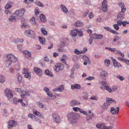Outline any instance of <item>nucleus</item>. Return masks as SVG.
I'll return each mask as SVG.
<instances>
[{"instance_id": "37998d69", "label": "nucleus", "mask_w": 129, "mask_h": 129, "mask_svg": "<svg viewBox=\"0 0 129 129\" xmlns=\"http://www.w3.org/2000/svg\"><path fill=\"white\" fill-rule=\"evenodd\" d=\"M23 41V40L22 39H17L14 40V42L16 43H22Z\"/></svg>"}, {"instance_id": "ddd939ff", "label": "nucleus", "mask_w": 129, "mask_h": 129, "mask_svg": "<svg viewBox=\"0 0 129 129\" xmlns=\"http://www.w3.org/2000/svg\"><path fill=\"white\" fill-rule=\"evenodd\" d=\"M102 85L104 87L105 89L109 92H112V90L108 86L106 82L105 81H103L102 82Z\"/></svg>"}, {"instance_id": "69168bd1", "label": "nucleus", "mask_w": 129, "mask_h": 129, "mask_svg": "<svg viewBox=\"0 0 129 129\" xmlns=\"http://www.w3.org/2000/svg\"><path fill=\"white\" fill-rule=\"evenodd\" d=\"M127 23L128 22L126 21H124L121 22V24L123 26H125Z\"/></svg>"}, {"instance_id": "bf43d9fd", "label": "nucleus", "mask_w": 129, "mask_h": 129, "mask_svg": "<svg viewBox=\"0 0 129 129\" xmlns=\"http://www.w3.org/2000/svg\"><path fill=\"white\" fill-rule=\"evenodd\" d=\"M77 33H78V36L80 37H82L83 36V34L81 31H80L78 30V31Z\"/></svg>"}, {"instance_id": "49530a36", "label": "nucleus", "mask_w": 129, "mask_h": 129, "mask_svg": "<svg viewBox=\"0 0 129 129\" xmlns=\"http://www.w3.org/2000/svg\"><path fill=\"white\" fill-rule=\"evenodd\" d=\"M83 94L84 95H83V98L84 99H87L88 98V94L86 93H83Z\"/></svg>"}, {"instance_id": "338daca9", "label": "nucleus", "mask_w": 129, "mask_h": 129, "mask_svg": "<svg viewBox=\"0 0 129 129\" xmlns=\"http://www.w3.org/2000/svg\"><path fill=\"white\" fill-rule=\"evenodd\" d=\"M60 61L62 62L63 63L67 64L66 62L64 59L62 58L61 59Z\"/></svg>"}, {"instance_id": "09e8293b", "label": "nucleus", "mask_w": 129, "mask_h": 129, "mask_svg": "<svg viewBox=\"0 0 129 129\" xmlns=\"http://www.w3.org/2000/svg\"><path fill=\"white\" fill-rule=\"evenodd\" d=\"M33 1L34 0H24V2L27 4H29L33 2Z\"/></svg>"}, {"instance_id": "052dcab7", "label": "nucleus", "mask_w": 129, "mask_h": 129, "mask_svg": "<svg viewBox=\"0 0 129 129\" xmlns=\"http://www.w3.org/2000/svg\"><path fill=\"white\" fill-rule=\"evenodd\" d=\"M113 26L116 30H118L119 28V27L118 26V25L116 24H114L113 25Z\"/></svg>"}, {"instance_id": "7c9ffc66", "label": "nucleus", "mask_w": 129, "mask_h": 129, "mask_svg": "<svg viewBox=\"0 0 129 129\" xmlns=\"http://www.w3.org/2000/svg\"><path fill=\"white\" fill-rule=\"evenodd\" d=\"M105 126L103 124H97L96 125V127L100 129H104Z\"/></svg>"}, {"instance_id": "a18cd8bd", "label": "nucleus", "mask_w": 129, "mask_h": 129, "mask_svg": "<svg viewBox=\"0 0 129 129\" xmlns=\"http://www.w3.org/2000/svg\"><path fill=\"white\" fill-rule=\"evenodd\" d=\"M97 34H94L90 35V37L91 38L94 39H96Z\"/></svg>"}, {"instance_id": "0e129e2a", "label": "nucleus", "mask_w": 129, "mask_h": 129, "mask_svg": "<svg viewBox=\"0 0 129 129\" xmlns=\"http://www.w3.org/2000/svg\"><path fill=\"white\" fill-rule=\"evenodd\" d=\"M44 90L47 93L49 91V89L47 87H45L44 88Z\"/></svg>"}, {"instance_id": "f03ea898", "label": "nucleus", "mask_w": 129, "mask_h": 129, "mask_svg": "<svg viewBox=\"0 0 129 129\" xmlns=\"http://www.w3.org/2000/svg\"><path fill=\"white\" fill-rule=\"evenodd\" d=\"M6 56L8 60L6 61L5 64L7 67H10L13 62H15L17 60V58L12 54H8L6 55Z\"/></svg>"}, {"instance_id": "864d4df0", "label": "nucleus", "mask_w": 129, "mask_h": 129, "mask_svg": "<svg viewBox=\"0 0 129 129\" xmlns=\"http://www.w3.org/2000/svg\"><path fill=\"white\" fill-rule=\"evenodd\" d=\"M15 69L16 70H19L20 69V65L19 64H16L14 67Z\"/></svg>"}, {"instance_id": "4be33fe9", "label": "nucleus", "mask_w": 129, "mask_h": 129, "mask_svg": "<svg viewBox=\"0 0 129 129\" xmlns=\"http://www.w3.org/2000/svg\"><path fill=\"white\" fill-rule=\"evenodd\" d=\"M81 87L80 85L79 84H77L71 85V88L72 89H79L81 88Z\"/></svg>"}, {"instance_id": "6ab92c4d", "label": "nucleus", "mask_w": 129, "mask_h": 129, "mask_svg": "<svg viewBox=\"0 0 129 129\" xmlns=\"http://www.w3.org/2000/svg\"><path fill=\"white\" fill-rule=\"evenodd\" d=\"M111 59L112 60L113 63V65L115 67L117 68L120 67V64L118 63L116 60L112 57H111Z\"/></svg>"}, {"instance_id": "f8f14e48", "label": "nucleus", "mask_w": 129, "mask_h": 129, "mask_svg": "<svg viewBox=\"0 0 129 129\" xmlns=\"http://www.w3.org/2000/svg\"><path fill=\"white\" fill-rule=\"evenodd\" d=\"M16 124V122L14 121L10 120L8 123V129H12V128L14 126H15Z\"/></svg>"}, {"instance_id": "13d9d810", "label": "nucleus", "mask_w": 129, "mask_h": 129, "mask_svg": "<svg viewBox=\"0 0 129 129\" xmlns=\"http://www.w3.org/2000/svg\"><path fill=\"white\" fill-rule=\"evenodd\" d=\"M38 105L40 108H44V105L42 103H39L38 104Z\"/></svg>"}, {"instance_id": "5701e85b", "label": "nucleus", "mask_w": 129, "mask_h": 129, "mask_svg": "<svg viewBox=\"0 0 129 129\" xmlns=\"http://www.w3.org/2000/svg\"><path fill=\"white\" fill-rule=\"evenodd\" d=\"M40 19L41 21L43 22H46L47 20L45 16L43 14L40 15Z\"/></svg>"}, {"instance_id": "f704fd0d", "label": "nucleus", "mask_w": 129, "mask_h": 129, "mask_svg": "<svg viewBox=\"0 0 129 129\" xmlns=\"http://www.w3.org/2000/svg\"><path fill=\"white\" fill-rule=\"evenodd\" d=\"M33 113L35 115L37 116H41V113L39 112L37 110H34L33 111Z\"/></svg>"}, {"instance_id": "39448f33", "label": "nucleus", "mask_w": 129, "mask_h": 129, "mask_svg": "<svg viewBox=\"0 0 129 129\" xmlns=\"http://www.w3.org/2000/svg\"><path fill=\"white\" fill-rule=\"evenodd\" d=\"M53 68L55 71L59 72L63 69L64 66V65L62 63H58L55 64Z\"/></svg>"}, {"instance_id": "2eb2a0df", "label": "nucleus", "mask_w": 129, "mask_h": 129, "mask_svg": "<svg viewBox=\"0 0 129 129\" xmlns=\"http://www.w3.org/2000/svg\"><path fill=\"white\" fill-rule=\"evenodd\" d=\"M126 10V8L123 3L121 2V18L123 19L124 16L125 12Z\"/></svg>"}, {"instance_id": "423d86ee", "label": "nucleus", "mask_w": 129, "mask_h": 129, "mask_svg": "<svg viewBox=\"0 0 129 129\" xmlns=\"http://www.w3.org/2000/svg\"><path fill=\"white\" fill-rule=\"evenodd\" d=\"M53 121L56 123H59L60 121V118L58 114L56 113H53L52 115Z\"/></svg>"}, {"instance_id": "e2e57ef3", "label": "nucleus", "mask_w": 129, "mask_h": 129, "mask_svg": "<svg viewBox=\"0 0 129 129\" xmlns=\"http://www.w3.org/2000/svg\"><path fill=\"white\" fill-rule=\"evenodd\" d=\"M103 38L102 35L100 34L98 35L97 34L96 39H101Z\"/></svg>"}, {"instance_id": "2f4dec72", "label": "nucleus", "mask_w": 129, "mask_h": 129, "mask_svg": "<svg viewBox=\"0 0 129 129\" xmlns=\"http://www.w3.org/2000/svg\"><path fill=\"white\" fill-rule=\"evenodd\" d=\"M5 80V76L2 75H0V82L1 83H3Z\"/></svg>"}, {"instance_id": "c756f323", "label": "nucleus", "mask_w": 129, "mask_h": 129, "mask_svg": "<svg viewBox=\"0 0 129 129\" xmlns=\"http://www.w3.org/2000/svg\"><path fill=\"white\" fill-rule=\"evenodd\" d=\"M22 99H19L18 100L16 98H14L13 99V101L14 104H17L19 102H22Z\"/></svg>"}, {"instance_id": "bb28decb", "label": "nucleus", "mask_w": 129, "mask_h": 129, "mask_svg": "<svg viewBox=\"0 0 129 129\" xmlns=\"http://www.w3.org/2000/svg\"><path fill=\"white\" fill-rule=\"evenodd\" d=\"M16 17L14 15H11L8 18V20L10 21H16Z\"/></svg>"}, {"instance_id": "de8ad7c7", "label": "nucleus", "mask_w": 129, "mask_h": 129, "mask_svg": "<svg viewBox=\"0 0 129 129\" xmlns=\"http://www.w3.org/2000/svg\"><path fill=\"white\" fill-rule=\"evenodd\" d=\"M125 62L127 65H129V60L121 58V61Z\"/></svg>"}, {"instance_id": "cd10ccee", "label": "nucleus", "mask_w": 129, "mask_h": 129, "mask_svg": "<svg viewBox=\"0 0 129 129\" xmlns=\"http://www.w3.org/2000/svg\"><path fill=\"white\" fill-rule=\"evenodd\" d=\"M21 21L22 24L21 27L23 28H25L26 26V24L25 19L22 18L21 19Z\"/></svg>"}, {"instance_id": "774afa93", "label": "nucleus", "mask_w": 129, "mask_h": 129, "mask_svg": "<svg viewBox=\"0 0 129 129\" xmlns=\"http://www.w3.org/2000/svg\"><path fill=\"white\" fill-rule=\"evenodd\" d=\"M112 128L113 127L112 126H105L104 129H112Z\"/></svg>"}, {"instance_id": "ea45409f", "label": "nucleus", "mask_w": 129, "mask_h": 129, "mask_svg": "<svg viewBox=\"0 0 129 129\" xmlns=\"http://www.w3.org/2000/svg\"><path fill=\"white\" fill-rule=\"evenodd\" d=\"M104 63L106 66L108 67L110 64V61L108 59H106L104 61Z\"/></svg>"}, {"instance_id": "79ce46f5", "label": "nucleus", "mask_w": 129, "mask_h": 129, "mask_svg": "<svg viewBox=\"0 0 129 129\" xmlns=\"http://www.w3.org/2000/svg\"><path fill=\"white\" fill-rule=\"evenodd\" d=\"M30 23L34 25H35L36 24L35 19L34 17H33L31 19L30 21Z\"/></svg>"}, {"instance_id": "473e14b6", "label": "nucleus", "mask_w": 129, "mask_h": 129, "mask_svg": "<svg viewBox=\"0 0 129 129\" xmlns=\"http://www.w3.org/2000/svg\"><path fill=\"white\" fill-rule=\"evenodd\" d=\"M28 117L29 118H30L33 120H35L36 119V117L35 115L33 114L30 113L28 114Z\"/></svg>"}, {"instance_id": "a19ab883", "label": "nucleus", "mask_w": 129, "mask_h": 129, "mask_svg": "<svg viewBox=\"0 0 129 129\" xmlns=\"http://www.w3.org/2000/svg\"><path fill=\"white\" fill-rule=\"evenodd\" d=\"M24 76L25 78H28L29 79H30L31 78L30 73L28 72L24 74Z\"/></svg>"}, {"instance_id": "7ed1b4c3", "label": "nucleus", "mask_w": 129, "mask_h": 129, "mask_svg": "<svg viewBox=\"0 0 129 129\" xmlns=\"http://www.w3.org/2000/svg\"><path fill=\"white\" fill-rule=\"evenodd\" d=\"M112 102H113L116 104L115 101L113 98H107L106 101L105 102L102 107V109L103 110H107L108 107Z\"/></svg>"}, {"instance_id": "b1692460", "label": "nucleus", "mask_w": 129, "mask_h": 129, "mask_svg": "<svg viewBox=\"0 0 129 129\" xmlns=\"http://www.w3.org/2000/svg\"><path fill=\"white\" fill-rule=\"evenodd\" d=\"M78 31V30L77 29L72 30L71 31L70 34L73 37H75L77 35Z\"/></svg>"}, {"instance_id": "a878e982", "label": "nucleus", "mask_w": 129, "mask_h": 129, "mask_svg": "<svg viewBox=\"0 0 129 129\" xmlns=\"http://www.w3.org/2000/svg\"><path fill=\"white\" fill-rule=\"evenodd\" d=\"M45 73L49 76L52 77L53 76L52 73L51 72L49 71V70L48 69H47L45 71Z\"/></svg>"}, {"instance_id": "9d476101", "label": "nucleus", "mask_w": 129, "mask_h": 129, "mask_svg": "<svg viewBox=\"0 0 129 129\" xmlns=\"http://www.w3.org/2000/svg\"><path fill=\"white\" fill-rule=\"evenodd\" d=\"M5 93L6 96L9 98L10 99L13 97L12 91L9 89H7L5 90Z\"/></svg>"}, {"instance_id": "20e7f679", "label": "nucleus", "mask_w": 129, "mask_h": 129, "mask_svg": "<svg viewBox=\"0 0 129 129\" xmlns=\"http://www.w3.org/2000/svg\"><path fill=\"white\" fill-rule=\"evenodd\" d=\"M26 11L25 9L22 8L16 10L13 14L17 19H20L24 15Z\"/></svg>"}, {"instance_id": "6e6552de", "label": "nucleus", "mask_w": 129, "mask_h": 129, "mask_svg": "<svg viewBox=\"0 0 129 129\" xmlns=\"http://www.w3.org/2000/svg\"><path fill=\"white\" fill-rule=\"evenodd\" d=\"M108 72L106 71H101L100 73V78L101 80H105L106 77L108 75Z\"/></svg>"}, {"instance_id": "4d7b16f0", "label": "nucleus", "mask_w": 129, "mask_h": 129, "mask_svg": "<svg viewBox=\"0 0 129 129\" xmlns=\"http://www.w3.org/2000/svg\"><path fill=\"white\" fill-rule=\"evenodd\" d=\"M5 12L7 15H9L11 13V12L9 10H6Z\"/></svg>"}, {"instance_id": "680f3d73", "label": "nucleus", "mask_w": 129, "mask_h": 129, "mask_svg": "<svg viewBox=\"0 0 129 129\" xmlns=\"http://www.w3.org/2000/svg\"><path fill=\"white\" fill-rule=\"evenodd\" d=\"M28 71V70L27 69L24 68L23 69L22 71V72L24 74H25L27 73Z\"/></svg>"}, {"instance_id": "dca6fc26", "label": "nucleus", "mask_w": 129, "mask_h": 129, "mask_svg": "<svg viewBox=\"0 0 129 129\" xmlns=\"http://www.w3.org/2000/svg\"><path fill=\"white\" fill-rule=\"evenodd\" d=\"M34 72L36 74L39 76H41L42 74V70L40 69L37 67H34Z\"/></svg>"}, {"instance_id": "aec40b11", "label": "nucleus", "mask_w": 129, "mask_h": 129, "mask_svg": "<svg viewBox=\"0 0 129 129\" xmlns=\"http://www.w3.org/2000/svg\"><path fill=\"white\" fill-rule=\"evenodd\" d=\"M80 104L79 102L75 100H73L70 102V105L71 106H73L75 105H79Z\"/></svg>"}, {"instance_id": "e433bc0d", "label": "nucleus", "mask_w": 129, "mask_h": 129, "mask_svg": "<svg viewBox=\"0 0 129 129\" xmlns=\"http://www.w3.org/2000/svg\"><path fill=\"white\" fill-rule=\"evenodd\" d=\"M41 30L43 34L45 35H47V31H46L45 29L44 28L42 27L41 28Z\"/></svg>"}, {"instance_id": "1a4fd4ad", "label": "nucleus", "mask_w": 129, "mask_h": 129, "mask_svg": "<svg viewBox=\"0 0 129 129\" xmlns=\"http://www.w3.org/2000/svg\"><path fill=\"white\" fill-rule=\"evenodd\" d=\"M73 110L76 112H79L80 113L83 114L85 115H87V112L86 111H83L81 108L78 107H73L72 108Z\"/></svg>"}, {"instance_id": "58836bf2", "label": "nucleus", "mask_w": 129, "mask_h": 129, "mask_svg": "<svg viewBox=\"0 0 129 129\" xmlns=\"http://www.w3.org/2000/svg\"><path fill=\"white\" fill-rule=\"evenodd\" d=\"M34 3L37 6H39L40 7H43L44 5L42 3L39 2H34Z\"/></svg>"}, {"instance_id": "4c0bfd02", "label": "nucleus", "mask_w": 129, "mask_h": 129, "mask_svg": "<svg viewBox=\"0 0 129 129\" xmlns=\"http://www.w3.org/2000/svg\"><path fill=\"white\" fill-rule=\"evenodd\" d=\"M94 116L93 114H89L88 115L86 118V119L88 120L90 119L93 118Z\"/></svg>"}, {"instance_id": "4468645a", "label": "nucleus", "mask_w": 129, "mask_h": 129, "mask_svg": "<svg viewBox=\"0 0 129 129\" xmlns=\"http://www.w3.org/2000/svg\"><path fill=\"white\" fill-rule=\"evenodd\" d=\"M64 86L63 85H60L55 89H52L53 91L55 92L58 91L60 92H61L64 89Z\"/></svg>"}, {"instance_id": "c9c22d12", "label": "nucleus", "mask_w": 129, "mask_h": 129, "mask_svg": "<svg viewBox=\"0 0 129 129\" xmlns=\"http://www.w3.org/2000/svg\"><path fill=\"white\" fill-rule=\"evenodd\" d=\"M15 91L20 93H23V90L21 89L20 88H15Z\"/></svg>"}, {"instance_id": "5fc2aeb1", "label": "nucleus", "mask_w": 129, "mask_h": 129, "mask_svg": "<svg viewBox=\"0 0 129 129\" xmlns=\"http://www.w3.org/2000/svg\"><path fill=\"white\" fill-rule=\"evenodd\" d=\"M74 52L77 54H79L82 53V51H79L77 49H76L75 50Z\"/></svg>"}, {"instance_id": "8fccbe9b", "label": "nucleus", "mask_w": 129, "mask_h": 129, "mask_svg": "<svg viewBox=\"0 0 129 129\" xmlns=\"http://www.w3.org/2000/svg\"><path fill=\"white\" fill-rule=\"evenodd\" d=\"M78 58L77 55H73L72 56V59L74 61H77Z\"/></svg>"}, {"instance_id": "c03bdc74", "label": "nucleus", "mask_w": 129, "mask_h": 129, "mask_svg": "<svg viewBox=\"0 0 129 129\" xmlns=\"http://www.w3.org/2000/svg\"><path fill=\"white\" fill-rule=\"evenodd\" d=\"M66 45V44L64 42H62L59 45H58L57 46L58 47L62 48L63 47L65 46Z\"/></svg>"}, {"instance_id": "412c9836", "label": "nucleus", "mask_w": 129, "mask_h": 129, "mask_svg": "<svg viewBox=\"0 0 129 129\" xmlns=\"http://www.w3.org/2000/svg\"><path fill=\"white\" fill-rule=\"evenodd\" d=\"M60 7L61 9L64 13L66 14L68 13V10L64 5L62 4L60 5Z\"/></svg>"}, {"instance_id": "9b49d317", "label": "nucleus", "mask_w": 129, "mask_h": 129, "mask_svg": "<svg viewBox=\"0 0 129 129\" xmlns=\"http://www.w3.org/2000/svg\"><path fill=\"white\" fill-rule=\"evenodd\" d=\"M107 2L104 0L102 3V10L103 12H106L107 10Z\"/></svg>"}, {"instance_id": "0eeeda50", "label": "nucleus", "mask_w": 129, "mask_h": 129, "mask_svg": "<svg viewBox=\"0 0 129 129\" xmlns=\"http://www.w3.org/2000/svg\"><path fill=\"white\" fill-rule=\"evenodd\" d=\"M24 35L29 36L31 38H34L35 37V33L33 31L30 30H26L25 31Z\"/></svg>"}, {"instance_id": "6e6d98bb", "label": "nucleus", "mask_w": 129, "mask_h": 129, "mask_svg": "<svg viewBox=\"0 0 129 129\" xmlns=\"http://www.w3.org/2000/svg\"><path fill=\"white\" fill-rule=\"evenodd\" d=\"M89 12V11L88 10H87L85 11V12L84 13V14L83 15L82 17L83 18H84L86 16L88 12Z\"/></svg>"}, {"instance_id": "f3484780", "label": "nucleus", "mask_w": 129, "mask_h": 129, "mask_svg": "<svg viewBox=\"0 0 129 129\" xmlns=\"http://www.w3.org/2000/svg\"><path fill=\"white\" fill-rule=\"evenodd\" d=\"M119 111V108L117 107L116 108V110L115 108L114 107H111L110 109V112L113 115H115L116 114H118Z\"/></svg>"}, {"instance_id": "3c124183", "label": "nucleus", "mask_w": 129, "mask_h": 129, "mask_svg": "<svg viewBox=\"0 0 129 129\" xmlns=\"http://www.w3.org/2000/svg\"><path fill=\"white\" fill-rule=\"evenodd\" d=\"M35 14L36 15H38L40 13V11L38 10V8H36L35 9Z\"/></svg>"}, {"instance_id": "393cba45", "label": "nucleus", "mask_w": 129, "mask_h": 129, "mask_svg": "<svg viewBox=\"0 0 129 129\" xmlns=\"http://www.w3.org/2000/svg\"><path fill=\"white\" fill-rule=\"evenodd\" d=\"M74 25L77 27L83 26V22L80 21H77L75 23Z\"/></svg>"}, {"instance_id": "72a5a7b5", "label": "nucleus", "mask_w": 129, "mask_h": 129, "mask_svg": "<svg viewBox=\"0 0 129 129\" xmlns=\"http://www.w3.org/2000/svg\"><path fill=\"white\" fill-rule=\"evenodd\" d=\"M83 58L84 62H90V60L88 57L84 55L83 56Z\"/></svg>"}, {"instance_id": "a211bd4d", "label": "nucleus", "mask_w": 129, "mask_h": 129, "mask_svg": "<svg viewBox=\"0 0 129 129\" xmlns=\"http://www.w3.org/2000/svg\"><path fill=\"white\" fill-rule=\"evenodd\" d=\"M24 56L26 58L29 59L31 58V54L30 52L27 51L23 52Z\"/></svg>"}, {"instance_id": "603ef678", "label": "nucleus", "mask_w": 129, "mask_h": 129, "mask_svg": "<svg viewBox=\"0 0 129 129\" xmlns=\"http://www.w3.org/2000/svg\"><path fill=\"white\" fill-rule=\"evenodd\" d=\"M12 7V5L9 3H8L5 6V8L6 9H9Z\"/></svg>"}, {"instance_id": "c85d7f7f", "label": "nucleus", "mask_w": 129, "mask_h": 129, "mask_svg": "<svg viewBox=\"0 0 129 129\" xmlns=\"http://www.w3.org/2000/svg\"><path fill=\"white\" fill-rule=\"evenodd\" d=\"M39 39L40 43L43 45H45L46 41L45 39L40 37L39 38Z\"/></svg>"}, {"instance_id": "f257e3e1", "label": "nucleus", "mask_w": 129, "mask_h": 129, "mask_svg": "<svg viewBox=\"0 0 129 129\" xmlns=\"http://www.w3.org/2000/svg\"><path fill=\"white\" fill-rule=\"evenodd\" d=\"M67 117L68 121L72 124H75L78 122L80 118V115L76 113L71 112L67 114Z\"/></svg>"}]
</instances>
